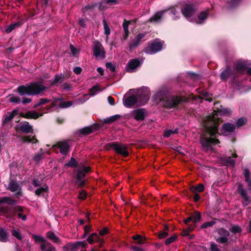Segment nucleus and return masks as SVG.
I'll list each match as a JSON object with an SVG mask.
<instances>
[{
  "label": "nucleus",
  "mask_w": 251,
  "mask_h": 251,
  "mask_svg": "<svg viewBox=\"0 0 251 251\" xmlns=\"http://www.w3.org/2000/svg\"><path fill=\"white\" fill-rule=\"evenodd\" d=\"M246 123V119L244 118H241L239 119L236 122V126L238 127H241L245 124Z\"/></svg>",
  "instance_id": "obj_47"
},
{
  "label": "nucleus",
  "mask_w": 251,
  "mask_h": 251,
  "mask_svg": "<svg viewBox=\"0 0 251 251\" xmlns=\"http://www.w3.org/2000/svg\"><path fill=\"white\" fill-rule=\"evenodd\" d=\"M9 101L11 102L18 103L20 102L21 99L18 97H12L9 99Z\"/></svg>",
  "instance_id": "obj_54"
},
{
  "label": "nucleus",
  "mask_w": 251,
  "mask_h": 251,
  "mask_svg": "<svg viewBox=\"0 0 251 251\" xmlns=\"http://www.w3.org/2000/svg\"><path fill=\"white\" fill-rule=\"evenodd\" d=\"M79 246L85 248L86 244L84 241L76 242L74 244H68L65 246V251H69V250H75L76 248Z\"/></svg>",
  "instance_id": "obj_17"
},
{
  "label": "nucleus",
  "mask_w": 251,
  "mask_h": 251,
  "mask_svg": "<svg viewBox=\"0 0 251 251\" xmlns=\"http://www.w3.org/2000/svg\"><path fill=\"white\" fill-rule=\"evenodd\" d=\"M45 89V87L41 82H34L27 85L19 86L17 92L21 96H34L40 94Z\"/></svg>",
  "instance_id": "obj_2"
},
{
  "label": "nucleus",
  "mask_w": 251,
  "mask_h": 251,
  "mask_svg": "<svg viewBox=\"0 0 251 251\" xmlns=\"http://www.w3.org/2000/svg\"><path fill=\"white\" fill-rule=\"evenodd\" d=\"M238 191L242 196V197L244 199V200L246 201H248V197L247 196V194L245 191V190L243 189V186L242 184H239L238 185Z\"/></svg>",
  "instance_id": "obj_35"
},
{
  "label": "nucleus",
  "mask_w": 251,
  "mask_h": 251,
  "mask_svg": "<svg viewBox=\"0 0 251 251\" xmlns=\"http://www.w3.org/2000/svg\"><path fill=\"white\" fill-rule=\"evenodd\" d=\"M242 0H231V6L232 7H234L237 6L240 3Z\"/></svg>",
  "instance_id": "obj_58"
},
{
  "label": "nucleus",
  "mask_w": 251,
  "mask_h": 251,
  "mask_svg": "<svg viewBox=\"0 0 251 251\" xmlns=\"http://www.w3.org/2000/svg\"><path fill=\"white\" fill-rule=\"evenodd\" d=\"M33 238L35 240L36 242H41L42 243H45V242H47L44 238L41 236H38L36 235H32Z\"/></svg>",
  "instance_id": "obj_44"
},
{
  "label": "nucleus",
  "mask_w": 251,
  "mask_h": 251,
  "mask_svg": "<svg viewBox=\"0 0 251 251\" xmlns=\"http://www.w3.org/2000/svg\"><path fill=\"white\" fill-rule=\"evenodd\" d=\"M8 189L15 193L17 197L22 196V187L16 181H10L8 185Z\"/></svg>",
  "instance_id": "obj_9"
},
{
  "label": "nucleus",
  "mask_w": 251,
  "mask_h": 251,
  "mask_svg": "<svg viewBox=\"0 0 251 251\" xmlns=\"http://www.w3.org/2000/svg\"><path fill=\"white\" fill-rule=\"evenodd\" d=\"M108 101L110 105H114L115 104L114 99L111 96L108 97Z\"/></svg>",
  "instance_id": "obj_64"
},
{
  "label": "nucleus",
  "mask_w": 251,
  "mask_h": 251,
  "mask_svg": "<svg viewBox=\"0 0 251 251\" xmlns=\"http://www.w3.org/2000/svg\"><path fill=\"white\" fill-rule=\"evenodd\" d=\"M90 171L89 167L82 166L77 170L76 184L78 187H82L85 184V174Z\"/></svg>",
  "instance_id": "obj_6"
},
{
  "label": "nucleus",
  "mask_w": 251,
  "mask_h": 251,
  "mask_svg": "<svg viewBox=\"0 0 251 251\" xmlns=\"http://www.w3.org/2000/svg\"><path fill=\"white\" fill-rule=\"evenodd\" d=\"M92 47L93 54L96 58L103 59L105 57V51L100 42L98 41H94Z\"/></svg>",
  "instance_id": "obj_5"
},
{
  "label": "nucleus",
  "mask_w": 251,
  "mask_h": 251,
  "mask_svg": "<svg viewBox=\"0 0 251 251\" xmlns=\"http://www.w3.org/2000/svg\"><path fill=\"white\" fill-rule=\"evenodd\" d=\"M145 36L144 33L138 34L134 38H133L130 42L129 47L130 50L136 48L140 44L141 39Z\"/></svg>",
  "instance_id": "obj_15"
},
{
  "label": "nucleus",
  "mask_w": 251,
  "mask_h": 251,
  "mask_svg": "<svg viewBox=\"0 0 251 251\" xmlns=\"http://www.w3.org/2000/svg\"><path fill=\"white\" fill-rule=\"evenodd\" d=\"M232 113L230 109L227 108H222L209 115L204 121L205 133L201 137L200 143L206 151H211L213 148L212 145L220 143L217 139L218 134V124L221 122L219 116L230 115Z\"/></svg>",
  "instance_id": "obj_1"
},
{
  "label": "nucleus",
  "mask_w": 251,
  "mask_h": 251,
  "mask_svg": "<svg viewBox=\"0 0 251 251\" xmlns=\"http://www.w3.org/2000/svg\"><path fill=\"white\" fill-rule=\"evenodd\" d=\"M48 191V186L44 184L42 187L37 189L35 191V194L37 196L43 195Z\"/></svg>",
  "instance_id": "obj_27"
},
{
  "label": "nucleus",
  "mask_w": 251,
  "mask_h": 251,
  "mask_svg": "<svg viewBox=\"0 0 251 251\" xmlns=\"http://www.w3.org/2000/svg\"><path fill=\"white\" fill-rule=\"evenodd\" d=\"M47 236L50 240L55 243L59 242V238L55 235L54 233L52 231L48 232Z\"/></svg>",
  "instance_id": "obj_34"
},
{
  "label": "nucleus",
  "mask_w": 251,
  "mask_h": 251,
  "mask_svg": "<svg viewBox=\"0 0 251 251\" xmlns=\"http://www.w3.org/2000/svg\"><path fill=\"white\" fill-rule=\"evenodd\" d=\"M226 162L228 164V165H231L232 166H234V163H235V161L234 160L231 159L230 157H226Z\"/></svg>",
  "instance_id": "obj_59"
},
{
  "label": "nucleus",
  "mask_w": 251,
  "mask_h": 251,
  "mask_svg": "<svg viewBox=\"0 0 251 251\" xmlns=\"http://www.w3.org/2000/svg\"><path fill=\"white\" fill-rule=\"evenodd\" d=\"M129 24V22L125 20L123 24V27L125 31V34L128 35L129 31H128V25Z\"/></svg>",
  "instance_id": "obj_43"
},
{
  "label": "nucleus",
  "mask_w": 251,
  "mask_h": 251,
  "mask_svg": "<svg viewBox=\"0 0 251 251\" xmlns=\"http://www.w3.org/2000/svg\"><path fill=\"white\" fill-rule=\"evenodd\" d=\"M164 42L159 39H155L152 42L149 44L144 49L145 52L147 54H152L160 51L163 47Z\"/></svg>",
  "instance_id": "obj_3"
},
{
  "label": "nucleus",
  "mask_w": 251,
  "mask_h": 251,
  "mask_svg": "<svg viewBox=\"0 0 251 251\" xmlns=\"http://www.w3.org/2000/svg\"><path fill=\"white\" fill-rule=\"evenodd\" d=\"M204 186L203 184L200 183L196 187H192L191 189L192 192L193 193L201 192L204 190Z\"/></svg>",
  "instance_id": "obj_37"
},
{
  "label": "nucleus",
  "mask_w": 251,
  "mask_h": 251,
  "mask_svg": "<svg viewBox=\"0 0 251 251\" xmlns=\"http://www.w3.org/2000/svg\"><path fill=\"white\" fill-rule=\"evenodd\" d=\"M18 110L14 109L12 112H8L3 116V123L6 124L11 121L18 114Z\"/></svg>",
  "instance_id": "obj_16"
},
{
  "label": "nucleus",
  "mask_w": 251,
  "mask_h": 251,
  "mask_svg": "<svg viewBox=\"0 0 251 251\" xmlns=\"http://www.w3.org/2000/svg\"><path fill=\"white\" fill-rule=\"evenodd\" d=\"M210 250L211 251H220L218 245L214 242L211 243Z\"/></svg>",
  "instance_id": "obj_49"
},
{
  "label": "nucleus",
  "mask_w": 251,
  "mask_h": 251,
  "mask_svg": "<svg viewBox=\"0 0 251 251\" xmlns=\"http://www.w3.org/2000/svg\"><path fill=\"white\" fill-rule=\"evenodd\" d=\"M73 71L76 74L78 75L81 73L82 69L80 67H76L74 69Z\"/></svg>",
  "instance_id": "obj_63"
},
{
  "label": "nucleus",
  "mask_w": 251,
  "mask_h": 251,
  "mask_svg": "<svg viewBox=\"0 0 251 251\" xmlns=\"http://www.w3.org/2000/svg\"><path fill=\"white\" fill-rule=\"evenodd\" d=\"M195 12V9L191 5H186L183 9H181V12L183 15L188 20H190L191 17Z\"/></svg>",
  "instance_id": "obj_13"
},
{
  "label": "nucleus",
  "mask_w": 251,
  "mask_h": 251,
  "mask_svg": "<svg viewBox=\"0 0 251 251\" xmlns=\"http://www.w3.org/2000/svg\"><path fill=\"white\" fill-rule=\"evenodd\" d=\"M166 10L156 12L149 20L151 22L158 23L161 21V18Z\"/></svg>",
  "instance_id": "obj_22"
},
{
  "label": "nucleus",
  "mask_w": 251,
  "mask_h": 251,
  "mask_svg": "<svg viewBox=\"0 0 251 251\" xmlns=\"http://www.w3.org/2000/svg\"><path fill=\"white\" fill-rule=\"evenodd\" d=\"M42 115V113L39 114L35 111H29L22 114V116L25 118L33 119H36Z\"/></svg>",
  "instance_id": "obj_18"
},
{
  "label": "nucleus",
  "mask_w": 251,
  "mask_h": 251,
  "mask_svg": "<svg viewBox=\"0 0 251 251\" xmlns=\"http://www.w3.org/2000/svg\"><path fill=\"white\" fill-rule=\"evenodd\" d=\"M103 27L104 29V34L106 35L107 39L108 38V36L110 33V29L109 27L107 22L105 20H103Z\"/></svg>",
  "instance_id": "obj_40"
},
{
  "label": "nucleus",
  "mask_w": 251,
  "mask_h": 251,
  "mask_svg": "<svg viewBox=\"0 0 251 251\" xmlns=\"http://www.w3.org/2000/svg\"><path fill=\"white\" fill-rule=\"evenodd\" d=\"M109 147L114 150L117 153L126 157L128 155L129 152L127 147L123 144L116 142H112L109 144Z\"/></svg>",
  "instance_id": "obj_7"
},
{
  "label": "nucleus",
  "mask_w": 251,
  "mask_h": 251,
  "mask_svg": "<svg viewBox=\"0 0 251 251\" xmlns=\"http://www.w3.org/2000/svg\"><path fill=\"white\" fill-rule=\"evenodd\" d=\"M50 101V100L47 99H41L39 101V104H44L46 103L49 102Z\"/></svg>",
  "instance_id": "obj_61"
},
{
  "label": "nucleus",
  "mask_w": 251,
  "mask_h": 251,
  "mask_svg": "<svg viewBox=\"0 0 251 251\" xmlns=\"http://www.w3.org/2000/svg\"><path fill=\"white\" fill-rule=\"evenodd\" d=\"M92 132V128L91 126L85 127L80 130V133L83 134H88Z\"/></svg>",
  "instance_id": "obj_42"
},
{
  "label": "nucleus",
  "mask_w": 251,
  "mask_h": 251,
  "mask_svg": "<svg viewBox=\"0 0 251 251\" xmlns=\"http://www.w3.org/2000/svg\"><path fill=\"white\" fill-rule=\"evenodd\" d=\"M22 24V23L19 22L13 24H11L8 26L7 28L5 29V32L7 33H10L15 28L20 26Z\"/></svg>",
  "instance_id": "obj_29"
},
{
  "label": "nucleus",
  "mask_w": 251,
  "mask_h": 251,
  "mask_svg": "<svg viewBox=\"0 0 251 251\" xmlns=\"http://www.w3.org/2000/svg\"><path fill=\"white\" fill-rule=\"evenodd\" d=\"M87 193L84 191H81L79 194V198L81 200L84 199L86 197Z\"/></svg>",
  "instance_id": "obj_60"
},
{
  "label": "nucleus",
  "mask_w": 251,
  "mask_h": 251,
  "mask_svg": "<svg viewBox=\"0 0 251 251\" xmlns=\"http://www.w3.org/2000/svg\"><path fill=\"white\" fill-rule=\"evenodd\" d=\"M121 116L120 115H115L112 116H111L106 119H104V122L106 123L111 124L113 123L114 122L117 121L119 119H120Z\"/></svg>",
  "instance_id": "obj_33"
},
{
  "label": "nucleus",
  "mask_w": 251,
  "mask_h": 251,
  "mask_svg": "<svg viewBox=\"0 0 251 251\" xmlns=\"http://www.w3.org/2000/svg\"><path fill=\"white\" fill-rule=\"evenodd\" d=\"M5 202L10 205H14L16 203V201L9 197H4L0 198V203Z\"/></svg>",
  "instance_id": "obj_30"
},
{
  "label": "nucleus",
  "mask_w": 251,
  "mask_h": 251,
  "mask_svg": "<svg viewBox=\"0 0 251 251\" xmlns=\"http://www.w3.org/2000/svg\"><path fill=\"white\" fill-rule=\"evenodd\" d=\"M207 17V13L206 11H203L201 12L198 16V20L196 21V23L198 24L203 23Z\"/></svg>",
  "instance_id": "obj_28"
},
{
  "label": "nucleus",
  "mask_w": 251,
  "mask_h": 251,
  "mask_svg": "<svg viewBox=\"0 0 251 251\" xmlns=\"http://www.w3.org/2000/svg\"><path fill=\"white\" fill-rule=\"evenodd\" d=\"M7 234L6 231L2 228L0 229V241L5 242L7 241Z\"/></svg>",
  "instance_id": "obj_32"
},
{
  "label": "nucleus",
  "mask_w": 251,
  "mask_h": 251,
  "mask_svg": "<svg viewBox=\"0 0 251 251\" xmlns=\"http://www.w3.org/2000/svg\"><path fill=\"white\" fill-rule=\"evenodd\" d=\"M99 90L100 88L98 85L94 86L90 90V95H94L95 92L98 91Z\"/></svg>",
  "instance_id": "obj_53"
},
{
  "label": "nucleus",
  "mask_w": 251,
  "mask_h": 251,
  "mask_svg": "<svg viewBox=\"0 0 251 251\" xmlns=\"http://www.w3.org/2000/svg\"><path fill=\"white\" fill-rule=\"evenodd\" d=\"M43 158V154L42 153H38L36 154L33 160L36 163L39 162L42 158Z\"/></svg>",
  "instance_id": "obj_50"
},
{
  "label": "nucleus",
  "mask_w": 251,
  "mask_h": 251,
  "mask_svg": "<svg viewBox=\"0 0 251 251\" xmlns=\"http://www.w3.org/2000/svg\"><path fill=\"white\" fill-rule=\"evenodd\" d=\"M77 163L75 159L74 158L72 157L70 161L68 163H66L65 166L68 167H75Z\"/></svg>",
  "instance_id": "obj_46"
},
{
  "label": "nucleus",
  "mask_w": 251,
  "mask_h": 251,
  "mask_svg": "<svg viewBox=\"0 0 251 251\" xmlns=\"http://www.w3.org/2000/svg\"><path fill=\"white\" fill-rule=\"evenodd\" d=\"M107 68L110 70L112 72H114L115 70V67L111 63L108 62L106 64Z\"/></svg>",
  "instance_id": "obj_57"
},
{
  "label": "nucleus",
  "mask_w": 251,
  "mask_h": 251,
  "mask_svg": "<svg viewBox=\"0 0 251 251\" xmlns=\"http://www.w3.org/2000/svg\"><path fill=\"white\" fill-rule=\"evenodd\" d=\"M244 173L245 176L246 181H249L250 176V172L249 170L248 169H245L244 170Z\"/></svg>",
  "instance_id": "obj_55"
},
{
  "label": "nucleus",
  "mask_w": 251,
  "mask_h": 251,
  "mask_svg": "<svg viewBox=\"0 0 251 251\" xmlns=\"http://www.w3.org/2000/svg\"><path fill=\"white\" fill-rule=\"evenodd\" d=\"M176 237H177L176 235H174V236H173L170 238H168L166 240V242H165L166 244L168 245H169L171 243L174 242L176 239Z\"/></svg>",
  "instance_id": "obj_51"
},
{
  "label": "nucleus",
  "mask_w": 251,
  "mask_h": 251,
  "mask_svg": "<svg viewBox=\"0 0 251 251\" xmlns=\"http://www.w3.org/2000/svg\"><path fill=\"white\" fill-rule=\"evenodd\" d=\"M108 232V229L106 227L103 228L100 231V235H103L107 234Z\"/></svg>",
  "instance_id": "obj_62"
},
{
  "label": "nucleus",
  "mask_w": 251,
  "mask_h": 251,
  "mask_svg": "<svg viewBox=\"0 0 251 251\" xmlns=\"http://www.w3.org/2000/svg\"><path fill=\"white\" fill-rule=\"evenodd\" d=\"M182 100L179 97L172 96L167 98L166 101V106L172 108L178 105Z\"/></svg>",
  "instance_id": "obj_11"
},
{
  "label": "nucleus",
  "mask_w": 251,
  "mask_h": 251,
  "mask_svg": "<svg viewBox=\"0 0 251 251\" xmlns=\"http://www.w3.org/2000/svg\"><path fill=\"white\" fill-rule=\"evenodd\" d=\"M169 229V226L166 225L165 226L164 229L163 230L160 231L158 235V237L159 239H163L165 237H166L168 235V233L167 231V230Z\"/></svg>",
  "instance_id": "obj_36"
},
{
  "label": "nucleus",
  "mask_w": 251,
  "mask_h": 251,
  "mask_svg": "<svg viewBox=\"0 0 251 251\" xmlns=\"http://www.w3.org/2000/svg\"><path fill=\"white\" fill-rule=\"evenodd\" d=\"M151 93L149 89L147 87H142L137 91V99L139 105L146 104L150 99Z\"/></svg>",
  "instance_id": "obj_4"
},
{
  "label": "nucleus",
  "mask_w": 251,
  "mask_h": 251,
  "mask_svg": "<svg viewBox=\"0 0 251 251\" xmlns=\"http://www.w3.org/2000/svg\"><path fill=\"white\" fill-rule=\"evenodd\" d=\"M138 103V99L135 96H125L123 99L124 105L126 107H130L135 103Z\"/></svg>",
  "instance_id": "obj_12"
},
{
  "label": "nucleus",
  "mask_w": 251,
  "mask_h": 251,
  "mask_svg": "<svg viewBox=\"0 0 251 251\" xmlns=\"http://www.w3.org/2000/svg\"><path fill=\"white\" fill-rule=\"evenodd\" d=\"M18 138L24 143H35L37 142V140L33 136H18Z\"/></svg>",
  "instance_id": "obj_20"
},
{
  "label": "nucleus",
  "mask_w": 251,
  "mask_h": 251,
  "mask_svg": "<svg viewBox=\"0 0 251 251\" xmlns=\"http://www.w3.org/2000/svg\"><path fill=\"white\" fill-rule=\"evenodd\" d=\"M73 102L71 101H62L59 104V106L60 108H68L72 105Z\"/></svg>",
  "instance_id": "obj_41"
},
{
  "label": "nucleus",
  "mask_w": 251,
  "mask_h": 251,
  "mask_svg": "<svg viewBox=\"0 0 251 251\" xmlns=\"http://www.w3.org/2000/svg\"><path fill=\"white\" fill-rule=\"evenodd\" d=\"M142 62L138 59H133L129 60L126 67V71L129 73L134 72L135 69L140 66Z\"/></svg>",
  "instance_id": "obj_10"
},
{
  "label": "nucleus",
  "mask_w": 251,
  "mask_h": 251,
  "mask_svg": "<svg viewBox=\"0 0 251 251\" xmlns=\"http://www.w3.org/2000/svg\"><path fill=\"white\" fill-rule=\"evenodd\" d=\"M87 241L89 244H92L95 242L99 241L100 238L96 233H92L90 234L87 239Z\"/></svg>",
  "instance_id": "obj_26"
},
{
  "label": "nucleus",
  "mask_w": 251,
  "mask_h": 251,
  "mask_svg": "<svg viewBox=\"0 0 251 251\" xmlns=\"http://www.w3.org/2000/svg\"><path fill=\"white\" fill-rule=\"evenodd\" d=\"M132 238L136 241V243L139 244H143L145 240L144 237L139 234L133 236Z\"/></svg>",
  "instance_id": "obj_39"
},
{
  "label": "nucleus",
  "mask_w": 251,
  "mask_h": 251,
  "mask_svg": "<svg viewBox=\"0 0 251 251\" xmlns=\"http://www.w3.org/2000/svg\"><path fill=\"white\" fill-rule=\"evenodd\" d=\"M192 217H193V222L196 223L200 221L201 218V213L199 212H196L195 214Z\"/></svg>",
  "instance_id": "obj_45"
},
{
  "label": "nucleus",
  "mask_w": 251,
  "mask_h": 251,
  "mask_svg": "<svg viewBox=\"0 0 251 251\" xmlns=\"http://www.w3.org/2000/svg\"><path fill=\"white\" fill-rule=\"evenodd\" d=\"M52 148H57L60 150L62 154H66L69 151V146L67 142H60L52 146Z\"/></svg>",
  "instance_id": "obj_14"
},
{
  "label": "nucleus",
  "mask_w": 251,
  "mask_h": 251,
  "mask_svg": "<svg viewBox=\"0 0 251 251\" xmlns=\"http://www.w3.org/2000/svg\"><path fill=\"white\" fill-rule=\"evenodd\" d=\"M41 249L44 251H53L55 250V248L47 241L41 244Z\"/></svg>",
  "instance_id": "obj_25"
},
{
  "label": "nucleus",
  "mask_w": 251,
  "mask_h": 251,
  "mask_svg": "<svg viewBox=\"0 0 251 251\" xmlns=\"http://www.w3.org/2000/svg\"><path fill=\"white\" fill-rule=\"evenodd\" d=\"M176 132V130H167L164 133V136L165 137H169L172 134Z\"/></svg>",
  "instance_id": "obj_56"
},
{
  "label": "nucleus",
  "mask_w": 251,
  "mask_h": 251,
  "mask_svg": "<svg viewBox=\"0 0 251 251\" xmlns=\"http://www.w3.org/2000/svg\"><path fill=\"white\" fill-rule=\"evenodd\" d=\"M12 234L14 237H15L17 239L20 240L22 239V237L19 232V230L13 229L12 231Z\"/></svg>",
  "instance_id": "obj_52"
},
{
  "label": "nucleus",
  "mask_w": 251,
  "mask_h": 251,
  "mask_svg": "<svg viewBox=\"0 0 251 251\" xmlns=\"http://www.w3.org/2000/svg\"><path fill=\"white\" fill-rule=\"evenodd\" d=\"M215 224H216V222L215 221H211V222H206V223H204V224H203L201 225V227L202 228H207L208 227H210V226H213Z\"/></svg>",
  "instance_id": "obj_48"
},
{
  "label": "nucleus",
  "mask_w": 251,
  "mask_h": 251,
  "mask_svg": "<svg viewBox=\"0 0 251 251\" xmlns=\"http://www.w3.org/2000/svg\"><path fill=\"white\" fill-rule=\"evenodd\" d=\"M231 74L229 68H227L221 74V78L223 80H226Z\"/></svg>",
  "instance_id": "obj_31"
},
{
  "label": "nucleus",
  "mask_w": 251,
  "mask_h": 251,
  "mask_svg": "<svg viewBox=\"0 0 251 251\" xmlns=\"http://www.w3.org/2000/svg\"><path fill=\"white\" fill-rule=\"evenodd\" d=\"M247 64L245 62L238 61L234 65V70L236 73H242L246 68Z\"/></svg>",
  "instance_id": "obj_21"
},
{
  "label": "nucleus",
  "mask_w": 251,
  "mask_h": 251,
  "mask_svg": "<svg viewBox=\"0 0 251 251\" xmlns=\"http://www.w3.org/2000/svg\"><path fill=\"white\" fill-rule=\"evenodd\" d=\"M19 128L22 132L25 133H28L33 131L32 126L28 123L23 124L20 126Z\"/></svg>",
  "instance_id": "obj_24"
},
{
  "label": "nucleus",
  "mask_w": 251,
  "mask_h": 251,
  "mask_svg": "<svg viewBox=\"0 0 251 251\" xmlns=\"http://www.w3.org/2000/svg\"><path fill=\"white\" fill-rule=\"evenodd\" d=\"M235 129V126L230 123H226L223 126L222 131L223 133L226 132H232Z\"/></svg>",
  "instance_id": "obj_23"
},
{
  "label": "nucleus",
  "mask_w": 251,
  "mask_h": 251,
  "mask_svg": "<svg viewBox=\"0 0 251 251\" xmlns=\"http://www.w3.org/2000/svg\"><path fill=\"white\" fill-rule=\"evenodd\" d=\"M229 231L233 234L240 233L242 231L241 228L238 225H233L229 228Z\"/></svg>",
  "instance_id": "obj_38"
},
{
  "label": "nucleus",
  "mask_w": 251,
  "mask_h": 251,
  "mask_svg": "<svg viewBox=\"0 0 251 251\" xmlns=\"http://www.w3.org/2000/svg\"><path fill=\"white\" fill-rule=\"evenodd\" d=\"M218 232L220 236L216 239V242L220 244H226L228 241V237L230 235L229 231L222 228L218 229Z\"/></svg>",
  "instance_id": "obj_8"
},
{
  "label": "nucleus",
  "mask_w": 251,
  "mask_h": 251,
  "mask_svg": "<svg viewBox=\"0 0 251 251\" xmlns=\"http://www.w3.org/2000/svg\"><path fill=\"white\" fill-rule=\"evenodd\" d=\"M134 118L137 121H143L145 117V112L143 109L135 110L132 112Z\"/></svg>",
  "instance_id": "obj_19"
}]
</instances>
